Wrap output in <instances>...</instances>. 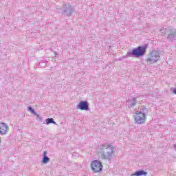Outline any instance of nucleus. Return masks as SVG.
<instances>
[{
	"label": "nucleus",
	"mask_w": 176,
	"mask_h": 176,
	"mask_svg": "<svg viewBox=\"0 0 176 176\" xmlns=\"http://www.w3.org/2000/svg\"><path fill=\"white\" fill-rule=\"evenodd\" d=\"M100 151L101 159L111 162L113 156H115V151H116V147L112 144L104 143L100 146Z\"/></svg>",
	"instance_id": "f257e3e1"
},
{
	"label": "nucleus",
	"mask_w": 176,
	"mask_h": 176,
	"mask_svg": "<svg viewBox=\"0 0 176 176\" xmlns=\"http://www.w3.org/2000/svg\"><path fill=\"white\" fill-rule=\"evenodd\" d=\"M147 48L148 46L146 45L139 46L137 48L133 49L131 51H129L126 54V57H132L135 58L142 57V56H145Z\"/></svg>",
	"instance_id": "f03ea898"
},
{
	"label": "nucleus",
	"mask_w": 176,
	"mask_h": 176,
	"mask_svg": "<svg viewBox=\"0 0 176 176\" xmlns=\"http://www.w3.org/2000/svg\"><path fill=\"white\" fill-rule=\"evenodd\" d=\"M159 60H160V52H159V51L153 50L148 54L146 61L148 65H151V64L157 63Z\"/></svg>",
	"instance_id": "7ed1b4c3"
},
{
	"label": "nucleus",
	"mask_w": 176,
	"mask_h": 176,
	"mask_svg": "<svg viewBox=\"0 0 176 176\" xmlns=\"http://www.w3.org/2000/svg\"><path fill=\"white\" fill-rule=\"evenodd\" d=\"M160 32L166 35L168 41H174L176 39V29L170 27L161 30Z\"/></svg>",
	"instance_id": "20e7f679"
},
{
	"label": "nucleus",
	"mask_w": 176,
	"mask_h": 176,
	"mask_svg": "<svg viewBox=\"0 0 176 176\" xmlns=\"http://www.w3.org/2000/svg\"><path fill=\"white\" fill-rule=\"evenodd\" d=\"M75 8L74 6H71L69 3H64L61 8V14L65 17H69V16H72V13H74Z\"/></svg>",
	"instance_id": "39448f33"
},
{
	"label": "nucleus",
	"mask_w": 176,
	"mask_h": 176,
	"mask_svg": "<svg viewBox=\"0 0 176 176\" xmlns=\"http://www.w3.org/2000/svg\"><path fill=\"white\" fill-rule=\"evenodd\" d=\"M134 118L138 124H142V123H145L146 116L142 113V111H137Z\"/></svg>",
	"instance_id": "423d86ee"
},
{
	"label": "nucleus",
	"mask_w": 176,
	"mask_h": 176,
	"mask_svg": "<svg viewBox=\"0 0 176 176\" xmlns=\"http://www.w3.org/2000/svg\"><path fill=\"white\" fill-rule=\"evenodd\" d=\"M91 169L94 173L102 171V163L98 160H94L91 162Z\"/></svg>",
	"instance_id": "0eeeda50"
},
{
	"label": "nucleus",
	"mask_w": 176,
	"mask_h": 176,
	"mask_svg": "<svg viewBox=\"0 0 176 176\" xmlns=\"http://www.w3.org/2000/svg\"><path fill=\"white\" fill-rule=\"evenodd\" d=\"M78 109H80V111H89L90 108H89V102L87 101H81L77 106Z\"/></svg>",
	"instance_id": "6e6552de"
},
{
	"label": "nucleus",
	"mask_w": 176,
	"mask_h": 176,
	"mask_svg": "<svg viewBox=\"0 0 176 176\" xmlns=\"http://www.w3.org/2000/svg\"><path fill=\"white\" fill-rule=\"evenodd\" d=\"M8 129L9 126L5 122H0V134L3 135L8 133Z\"/></svg>",
	"instance_id": "1a4fd4ad"
},
{
	"label": "nucleus",
	"mask_w": 176,
	"mask_h": 176,
	"mask_svg": "<svg viewBox=\"0 0 176 176\" xmlns=\"http://www.w3.org/2000/svg\"><path fill=\"white\" fill-rule=\"evenodd\" d=\"M137 104V98H131L130 99H128L126 102V104L128 105L129 108H133V107H135Z\"/></svg>",
	"instance_id": "9d476101"
},
{
	"label": "nucleus",
	"mask_w": 176,
	"mask_h": 176,
	"mask_svg": "<svg viewBox=\"0 0 176 176\" xmlns=\"http://www.w3.org/2000/svg\"><path fill=\"white\" fill-rule=\"evenodd\" d=\"M47 151H44L43 152V157L42 160V162L44 164H47L48 162H50V158H49V157H47Z\"/></svg>",
	"instance_id": "9b49d317"
},
{
	"label": "nucleus",
	"mask_w": 176,
	"mask_h": 176,
	"mask_svg": "<svg viewBox=\"0 0 176 176\" xmlns=\"http://www.w3.org/2000/svg\"><path fill=\"white\" fill-rule=\"evenodd\" d=\"M148 173L144 172L143 170H140L139 171H136L134 174L132 175V176H141V175H147Z\"/></svg>",
	"instance_id": "f8f14e48"
},
{
	"label": "nucleus",
	"mask_w": 176,
	"mask_h": 176,
	"mask_svg": "<svg viewBox=\"0 0 176 176\" xmlns=\"http://www.w3.org/2000/svg\"><path fill=\"white\" fill-rule=\"evenodd\" d=\"M45 122H46V124H57V123L54 122V119L53 118H47L45 120Z\"/></svg>",
	"instance_id": "ddd939ff"
},
{
	"label": "nucleus",
	"mask_w": 176,
	"mask_h": 176,
	"mask_svg": "<svg viewBox=\"0 0 176 176\" xmlns=\"http://www.w3.org/2000/svg\"><path fill=\"white\" fill-rule=\"evenodd\" d=\"M28 109L29 112H31L33 115H36V112L31 107H28Z\"/></svg>",
	"instance_id": "4468645a"
},
{
	"label": "nucleus",
	"mask_w": 176,
	"mask_h": 176,
	"mask_svg": "<svg viewBox=\"0 0 176 176\" xmlns=\"http://www.w3.org/2000/svg\"><path fill=\"white\" fill-rule=\"evenodd\" d=\"M140 112H142V113H144L145 116H146V113H148V109L144 107Z\"/></svg>",
	"instance_id": "2eb2a0df"
},
{
	"label": "nucleus",
	"mask_w": 176,
	"mask_h": 176,
	"mask_svg": "<svg viewBox=\"0 0 176 176\" xmlns=\"http://www.w3.org/2000/svg\"><path fill=\"white\" fill-rule=\"evenodd\" d=\"M35 116H36V119H39V120L41 122H42V118L41 117V116H39V114H38L37 113H36V114H34Z\"/></svg>",
	"instance_id": "dca6fc26"
},
{
	"label": "nucleus",
	"mask_w": 176,
	"mask_h": 176,
	"mask_svg": "<svg viewBox=\"0 0 176 176\" xmlns=\"http://www.w3.org/2000/svg\"><path fill=\"white\" fill-rule=\"evenodd\" d=\"M2 145V139L0 137V146Z\"/></svg>",
	"instance_id": "f3484780"
},
{
	"label": "nucleus",
	"mask_w": 176,
	"mask_h": 176,
	"mask_svg": "<svg viewBox=\"0 0 176 176\" xmlns=\"http://www.w3.org/2000/svg\"><path fill=\"white\" fill-rule=\"evenodd\" d=\"M173 148H174L175 151H176V144L173 145Z\"/></svg>",
	"instance_id": "a211bd4d"
}]
</instances>
